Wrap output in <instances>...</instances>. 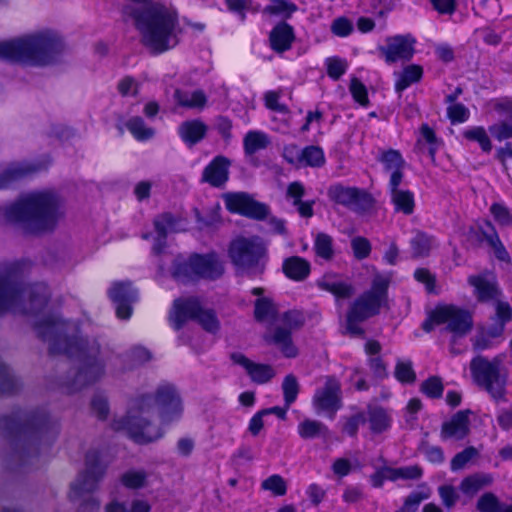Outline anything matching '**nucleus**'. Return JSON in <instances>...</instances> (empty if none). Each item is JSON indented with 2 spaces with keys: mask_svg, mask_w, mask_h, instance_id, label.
<instances>
[{
  "mask_svg": "<svg viewBox=\"0 0 512 512\" xmlns=\"http://www.w3.org/2000/svg\"><path fill=\"white\" fill-rule=\"evenodd\" d=\"M389 285V276H374L371 288L355 299L349 307L345 324L347 334L352 337H363L364 330L359 324L379 314L382 307H387Z\"/></svg>",
  "mask_w": 512,
  "mask_h": 512,
  "instance_id": "obj_7",
  "label": "nucleus"
},
{
  "mask_svg": "<svg viewBox=\"0 0 512 512\" xmlns=\"http://www.w3.org/2000/svg\"><path fill=\"white\" fill-rule=\"evenodd\" d=\"M272 342L281 350L283 355L293 358L297 355V349L292 343L291 333L284 328H276L272 338Z\"/></svg>",
  "mask_w": 512,
  "mask_h": 512,
  "instance_id": "obj_34",
  "label": "nucleus"
},
{
  "mask_svg": "<svg viewBox=\"0 0 512 512\" xmlns=\"http://www.w3.org/2000/svg\"><path fill=\"white\" fill-rule=\"evenodd\" d=\"M49 296L44 283L24 287L14 265L0 269V316L8 312L36 316L34 331L48 344L49 352L65 354L77 363L59 380L67 393H74L99 381L105 374V362L97 339L82 337L77 322L57 313H43Z\"/></svg>",
  "mask_w": 512,
  "mask_h": 512,
  "instance_id": "obj_1",
  "label": "nucleus"
},
{
  "mask_svg": "<svg viewBox=\"0 0 512 512\" xmlns=\"http://www.w3.org/2000/svg\"><path fill=\"white\" fill-rule=\"evenodd\" d=\"M230 160L222 155L216 156L203 170L202 182L212 187H222L228 181Z\"/></svg>",
  "mask_w": 512,
  "mask_h": 512,
  "instance_id": "obj_20",
  "label": "nucleus"
},
{
  "mask_svg": "<svg viewBox=\"0 0 512 512\" xmlns=\"http://www.w3.org/2000/svg\"><path fill=\"white\" fill-rule=\"evenodd\" d=\"M318 286L324 291L333 294L337 299H348L354 293V287L342 281L339 277L332 274L324 275L319 281Z\"/></svg>",
  "mask_w": 512,
  "mask_h": 512,
  "instance_id": "obj_25",
  "label": "nucleus"
},
{
  "mask_svg": "<svg viewBox=\"0 0 512 512\" xmlns=\"http://www.w3.org/2000/svg\"><path fill=\"white\" fill-rule=\"evenodd\" d=\"M412 258L419 259L429 256L435 246L433 237L418 231L410 240Z\"/></svg>",
  "mask_w": 512,
  "mask_h": 512,
  "instance_id": "obj_29",
  "label": "nucleus"
},
{
  "mask_svg": "<svg viewBox=\"0 0 512 512\" xmlns=\"http://www.w3.org/2000/svg\"><path fill=\"white\" fill-rule=\"evenodd\" d=\"M265 256V247L257 237H240L231 242L229 257L232 263L242 271L256 274L264 270L261 263Z\"/></svg>",
  "mask_w": 512,
  "mask_h": 512,
  "instance_id": "obj_11",
  "label": "nucleus"
},
{
  "mask_svg": "<svg viewBox=\"0 0 512 512\" xmlns=\"http://www.w3.org/2000/svg\"><path fill=\"white\" fill-rule=\"evenodd\" d=\"M91 411L99 420H106L109 415L108 399L103 394H95L91 400Z\"/></svg>",
  "mask_w": 512,
  "mask_h": 512,
  "instance_id": "obj_55",
  "label": "nucleus"
},
{
  "mask_svg": "<svg viewBox=\"0 0 512 512\" xmlns=\"http://www.w3.org/2000/svg\"><path fill=\"white\" fill-rule=\"evenodd\" d=\"M351 246L355 257L360 260L367 258L371 252V244L369 240L364 237L353 238Z\"/></svg>",
  "mask_w": 512,
  "mask_h": 512,
  "instance_id": "obj_63",
  "label": "nucleus"
},
{
  "mask_svg": "<svg viewBox=\"0 0 512 512\" xmlns=\"http://www.w3.org/2000/svg\"><path fill=\"white\" fill-rule=\"evenodd\" d=\"M0 429L11 437L13 458L21 465H29L56 437L58 423L44 410H18L0 419Z\"/></svg>",
  "mask_w": 512,
  "mask_h": 512,
  "instance_id": "obj_4",
  "label": "nucleus"
},
{
  "mask_svg": "<svg viewBox=\"0 0 512 512\" xmlns=\"http://www.w3.org/2000/svg\"><path fill=\"white\" fill-rule=\"evenodd\" d=\"M282 321L290 329H297L304 324L305 317L304 314L299 310H290L283 314Z\"/></svg>",
  "mask_w": 512,
  "mask_h": 512,
  "instance_id": "obj_64",
  "label": "nucleus"
},
{
  "mask_svg": "<svg viewBox=\"0 0 512 512\" xmlns=\"http://www.w3.org/2000/svg\"><path fill=\"white\" fill-rule=\"evenodd\" d=\"M19 387V379L8 366L0 361V393L14 392Z\"/></svg>",
  "mask_w": 512,
  "mask_h": 512,
  "instance_id": "obj_40",
  "label": "nucleus"
},
{
  "mask_svg": "<svg viewBox=\"0 0 512 512\" xmlns=\"http://www.w3.org/2000/svg\"><path fill=\"white\" fill-rule=\"evenodd\" d=\"M329 199L356 213H364L372 208L373 198L363 189L357 187L332 185L327 191Z\"/></svg>",
  "mask_w": 512,
  "mask_h": 512,
  "instance_id": "obj_13",
  "label": "nucleus"
},
{
  "mask_svg": "<svg viewBox=\"0 0 512 512\" xmlns=\"http://www.w3.org/2000/svg\"><path fill=\"white\" fill-rule=\"evenodd\" d=\"M247 373L251 379L258 384H264L275 376V371L272 366L267 364H257L254 362Z\"/></svg>",
  "mask_w": 512,
  "mask_h": 512,
  "instance_id": "obj_45",
  "label": "nucleus"
},
{
  "mask_svg": "<svg viewBox=\"0 0 512 512\" xmlns=\"http://www.w3.org/2000/svg\"><path fill=\"white\" fill-rule=\"evenodd\" d=\"M367 414L370 429L373 433H382L390 427V416L382 407H369Z\"/></svg>",
  "mask_w": 512,
  "mask_h": 512,
  "instance_id": "obj_32",
  "label": "nucleus"
},
{
  "mask_svg": "<svg viewBox=\"0 0 512 512\" xmlns=\"http://www.w3.org/2000/svg\"><path fill=\"white\" fill-rule=\"evenodd\" d=\"M298 434L302 439H313L316 437H328V427L320 421L305 419L298 425Z\"/></svg>",
  "mask_w": 512,
  "mask_h": 512,
  "instance_id": "obj_31",
  "label": "nucleus"
},
{
  "mask_svg": "<svg viewBox=\"0 0 512 512\" xmlns=\"http://www.w3.org/2000/svg\"><path fill=\"white\" fill-rule=\"evenodd\" d=\"M274 304L267 298H259L255 302L254 316L257 321H265L275 316Z\"/></svg>",
  "mask_w": 512,
  "mask_h": 512,
  "instance_id": "obj_52",
  "label": "nucleus"
},
{
  "mask_svg": "<svg viewBox=\"0 0 512 512\" xmlns=\"http://www.w3.org/2000/svg\"><path fill=\"white\" fill-rule=\"evenodd\" d=\"M378 160L384 164L385 169L388 171L402 170L405 165V161L400 152L394 149L382 151Z\"/></svg>",
  "mask_w": 512,
  "mask_h": 512,
  "instance_id": "obj_44",
  "label": "nucleus"
},
{
  "mask_svg": "<svg viewBox=\"0 0 512 512\" xmlns=\"http://www.w3.org/2000/svg\"><path fill=\"white\" fill-rule=\"evenodd\" d=\"M443 389L442 381L437 376L429 377L421 384V391L430 398H440Z\"/></svg>",
  "mask_w": 512,
  "mask_h": 512,
  "instance_id": "obj_57",
  "label": "nucleus"
},
{
  "mask_svg": "<svg viewBox=\"0 0 512 512\" xmlns=\"http://www.w3.org/2000/svg\"><path fill=\"white\" fill-rule=\"evenodd\" d=\"M469 410H461L442 424L440 437L442 440H462L470 432Z\"/></svg>",
  "mask_w": 512,
  "mask_h": 512,
  "instance_id": "obj_19",
  "label": "nucleus"
},
{
  "mask_svg": "<svg viewBox=\"0 0 512 512\" xmlns=\"http://www.w3.org/2000/svg\"><path fill=\"white\" fill-rule=\"evenodd\" d=\"M190 319L196 320L207 332L215 333L219 329V321L213 310L204 309L198 298L176 299L170 313V321L174 329H181Z\"/></svg>",
  "mask_w": 512,
  "mask_h": 512,
  "instance_id": "obj_10",
  "label": "nucleus"
},
{
  "mask_svg": "<svg viewBox=\"0 0 512 512\" xmlns=\"http://www.w3.org/2000/svg\"><path fill=\"white\" fill-rule=\"evenodd\" d=\"M498 499L492 492H486L477 500L476 508L479 512H497Z\"/></svg>",
  "mask_w": 512,
  "mask_h": 512,
  "instance_id": "obj_60",
  "label": "nucleus"
},
{
  "mask_svg": "<svg viewBox=\"0 0 512 512\" xmlns=\"http://www.w3.org/2000/svg\"><path fill=\"white\" fill-rule=\"evenodd\" d=\"M327 74L330 78L338 80L348 67L346 60L338 57H330L326 59Z\"/></svg>",
  "mask_w": 512,
  "mask_h": 512,
  "instance_id": "obj_58",
  "label": "nucleus"
},
{
  "mask_svg": "<svg viewBox=\"0 0 512 512\" xmlns=\"http://www.w3.org/2000/svg\"><path fill=\"white\" fill-rule=\"evenodd\" d=\"M270 141L268 136L261 131H249L243 140L245 154L253 155L261 149H265Z\"/></svg>",
  "mask_w": 512,
  "mask_h": 512,
  "instance_id": "obj_35",
  "label": "nucleus"
},
{
  "mask_svg": "<svg viewBox=\"0 0 512 512\" xmlns=\"http://www.w3.org/2000/svg\"><path fill=\"white\" fill-rule=\"evenodd\" d=\"M468 283L475 288L477 298L481 302L496 299L500 292L494 280L479 275H472Z\"/></svg>",
  "mask_w": 512,
  "mask_h": 512,
  "instance_id": "obj_26",
  "label": "nucleus"
},
{
  "mask_svg": "<svg viewBox=\"0 0 512 512\" xmlns=\"http://www.w3.org/2000/svg\"><path fill=\"white\" fill-rule=\"evenodd\" d=\"M64 50L63 39L50 30L0 42L1 59L35 66L52 64Z\"/></svg>",
  "mask_w": 512,
  "mask_h": 512,
  "instance_id": "obj_6",
  "label": "nucleus"
},
{
  "mask_svg": "<svg viewBox=\"0 0 512 512\" xmlns=\"http://www.w3.org/2000/svg\"><path fill=\"white\" fill-rule=\"evenodd\" d=\"M491 483V478L486 475H471L463 479L460 484L461 491L466 495H474L483 487Z\"/></svg>",
  "mask_w": 512,
  "mask_h": 512,
  "instance_id": "obj_38",
  "label": "nucleus"
},
{
  "mask_svg": "<svg viewBox=\"0 0 512 512\" xmlns=\"http://www.w3.org/2000/svg\"><path fill=\"white\" fill-rule=\"evenodd\" d=\"M261 488L271 491L275 496H283L286 494L287 484L282 476L274 474L261 483Z\"/></svg>",
  "mask_w": 512,
  "mask_h": 512,
  "instance_id": "obj_50",
  "label": "nucleus"
},
{
  "mask_svg": "<svg viewBox=\"0 0 512 512\" xmlns=\"http://www.w3.org/2000/svg\"><path fill=\"white\" fill-rule=\"evenodd\" d=\"M125 126L138 141L150 140L155 135V130L147 126L144 120L139 116H134L128 119Z\"/></svg>",
  "mask_w": 512,
  "mask_h": 512,
  "instance_id": "obj_33",
  "label": "nucleus"
},
{
  "mask_svg": "<svg viewBox=\"0 0 512 512\" xmlns=\"http://www.w3.org/2000/svg\"><path fill=\"white\" fill-rule=\"evenodd\" d=\"M125 20H132L140 42L153 54L173 49L179 43L182 28L179 12L172 4L149 2L144 5L126 4L122 7Z\"/></svg>",
  "mask_w": 512,
  "mask_h": 512,
  "instance_id": "obj_3",
  "label": "nucleus"
},
{
  "mask_svg": "<svg viewBox=\"0 0 512 512\" xmlns=\"http://www.w3.org/2000/svg\"><path fill=\"white\" fill-rule=\"evenodd\" d=\"M479 456V451L473 447H467L463 451L457 453L451 460V470L459 471L466 467V465Z\"/></svg>",
  "mask_w": 512,
  "mask_h": 512,
  "instance_id": "obj_47",
  "label": "nucleus"
},
{
  "mask_svg": "<svg viewBox=\"0 0 512 512\" xmlns=\"http://www.w3.org/2000/svg\"><path fill=\"white\" fill-rule=\"evenodd\" d=\"M491 136L499 142L512 138V122L507 120L498 121L488 128Z\"/></svg>",
  "mask_w": 512,
  "mask_h": 512,
  "instance_id": "obj_51",
  "label": "nucleus"
},
{
  "mask_svg": "<svg viewBox=\"0 0 512 512\" xmlns=\"http://www.w3.org/2000/svg\"><path fill=\"white\" fill-rule=\"evenodd\" d=\"M284 274L294 281H303L310 274V263L299 256H291L282 265Z\"/></svg>",
  "mask_w": 512,
  "mask_h": 512,
  "instance_id": "obj_27",
  "label": "nucleus"
},
{
  "mask_svg": "<svg viewBox=\"0 0 512 512\" xmlns=\"http://www.w3.org/2000/svg\"><path fill=\"white\" fill-rule=\"evenodd\" d=\"M148 474L143 470H129L122 474L121 482L129 489H139L146 485Z\"/></svg>",
  "mask_w": 512,
  "mask_h": 512,
  "instance_id": "obj_46",
  "label": "nucleus"
},
{
  "mask_svg": "<svg viewBox=\"0 0 512 512\" xmlns=\"http://www.w3.org/2000/svg\"><path fill=\"white\" fill-rule=\"evenodd\" d=\"M395 75L397 76L395 89L398 93H401L411 84L420 81L423 75V69L419 65L412 64L406 66L402 72L395 73Z\"/></svg>",
  "mask_w": 512,
  "mask_h": 512,
  "instance_id": "obj_30",
  "label": "nucleus"
},
{
  "mask_svg": "<svg viewBox=\"0 0 512 512\" xmlns=\"http://www.w3.org/2000/svg\"><path fill=\"white\" fill-rule=\"evenodd\" d=\"M395 377L402 383H413L416 380V374L412 367V362L399 360L395 367Z\"/></svg>",
  "mask_w": 512,
  "mask_h": 512,
  "instance_id": "obj_54",
  "label": "nucleus"
},
{
  "mask_svg": "<svg viewBox=\"0 0 512 512\" xmlns=\"http://www.w3.org/2000/svg\"><path fill=\"white\" fill-rule=\"evenodd\" d=\"M183 413L181 397L172 384L159 385L154 393L141 394L131 400L125 416L114 418L111 427L126 431L136 443L146 444L164 435L162 424L178 421Z\"/></svg>",
  "mask_w": 512,
  "mask_h": 512,
  "instance_id": "obj_2",
  "label": "nucleus"
},
{
  "mask_svg": "<svg viewBox=\"0 0 512 512\" xmlns=\"http://www.w3.org/2000/svg\"><path fill=\"white\" fill-rule=\"evenodd\" d=\"M415 39L411 35H396L388 37L386 44L379 47V52L387 63L409 61L415 52Z\"/></svg>",
  "mask_w": 512,
  "mask_h": 512,
  "instance_id": "obj_17",
  "label": "nucleus"
},
{
  "mask_svg": "<svg viewBox=\"0 0 512 512\" xmlns=\"http://www.w3.org/2000/svg\"><path fill=\"white\" fill-rule=\"evenodd\" d=\"M64 214V200L50 190L30 193L0 207V221L16 224L30 233L54 230Z\"/></svg>",
  "mask_w": 512,
  "mask_h": 512,
  "instance_id": "obj_5",
  "label": "nucleus"
},
{
  "mask_svg": "<svg viewBox=\"0 0 512 512\" xmlns=\"http://www.w3.org/2000/svg\"><path fill=\"white\" fill-rule=\"evenodd\" d=\"M306 166L321 167L325 163V156L323 150L318 146H307L302 149L301 164Z\"/></svg>",
  "mask_w": 512,
  "mask_h": 512,
  "instance_id": "obj_41",
  "label": "nucleus"
},
{
  "mask_svg": "<svg viewBox=\"0 0 512 512\" xmlns=\"http://www.w3.org/2000/svg\"><path fill=\"white\" fill-rule=\"evenodd\" d=\"M313 406L317 413L330 412L331 418L341 407V385L334 376H326L325 383L315 391Z\"/></svg>",
  "mask_w": 512,
  "mask_h": 512,
  "instance_id": "obj_16",
  "label": "nucleus"
},
{
  "mask_svg": "<svg viewBox=\"0 0 512 512\" xmlns=\"http://www.w3.org/2000/svg\"><path fill=\"white\" fill-rule=\"evenodd\" d=\"M314 249L317 256L330 260L333 257V239L326 233H318L315 237Z\"/></svg>",
  "mask_w": 512,
  "mask_h": 512,
  "instance_id": "obj_42",
  "label": "nucleus"
},
{
  "mask_svg": "<svg viewBox=\"0 0 512 512\" xmlns=\"http://www.w3.org/2000/svg\"><path fill=\"white\" fill-rule=\"evenodd\" d=\"M225 205L229 211L255 220H263L270 214V209L266 204L254 200L244 192L227 194Z\"/></svg>",
  "mask_w": 512,
  "mask_h": 512,
  "instance_id": "obj_15",
  "label": "nucleus"
},
{
  "mask_svg": "<svg viewBox=\"0 0 512 512\" xmlns=\"http://www.w3.org/2000/svg\"><path fill=\"white\" fill-rule=\"evenodd\" d=\"M305 195V187L301 182H291L286 190V199L291 201L297 212L303 218H311L314 214V201H302Z\"/></svg>",
  "mask_w": 512,
  "mask_h": 512,
  "instance_id": "obj_24",
  "label": "nucleus"
},
{
  "mask_svg": "<svg viewBox=\"0 0 512 512\" xmlns=\"http://www.w3.org/2000/svg\"><path fill=\"white\" fill-rule=\"evenodd\" d=\"M299 389L297 378L293 374H288L282 383L284 401L287 407H290V405L295 402Z\"/></svg>",
  "mask_w": 512,
  "mask_h": 512,
  "instance_id": "obj_49",
  "label": "nucleus"
},
{
  "mask_svg": "<svg viewBox=\"0 0 512 512\" xmlns=\"http://www.w3.org/2000/svg\"><path fill=\"white\" fill-rule=\"evenodd\" d=\"M463 135L468 140L478 142L484 152L491 151L492 144L486 130L483 127L477 126L470 128L468 130H465Z\"/></svg>",
  "mask_w": 512,
  "mask_h": 512,
  "instance_id": "obj_48",
  "label": "nucleus"
},
{
  "mask_svg": "<svg viewBox=\"0 0 512 512\" xmlns=\"http://www.w3.org/2000/svg\"><path fill=\"white\" fill-rule=\"evenodd\" d=\"M109 297L116 307L117 317L127 320L132 315V303L137 300V292L129 282L114 283L109 289Z\"/></svg>",
  "mask_w": 512,
  "mask_h": 512,
  "instance_id": "obj_18",
  "label": "nucleus"
},
{
  "mask_svg": "<svg viewBox=\"0 0 512 512\" xmlns=\"http://www.w3.org/2000/svg\"><path fill=\"white\" fill-rule=\"evenodd\" d=\"M174 98L179 106L189 109H202L207 102L206 95L202 90L184 91L177 89Z\"/></svg>",
  "mask_w": 512,
  "mask_h": 512,
  "instance_id": "obj_28",
  "label": "nucleus"
},
{
  "mask_svg": "<svg viewBox=\"0 0 512 512\" xmlns=\"http://www.w3.org/2000/svg\"><path fill=\"white\" fill-rule=\"evenodd\" d=\"M40 169L41 166L35 163H12L0 172V189H5L12 183L28 177Z\"/></svg>",
  "mask_w": 512,
  "mask_h": 512,
  "instance_id": "obj_21",
  "label": "nucleus"
},
{
  "mask_svg": "<svg viewBox=\"0 0 512 512\" xmlns=\"http://www.w3.org/2000/svg\"><path fill=\"white\" fill-rule=\"evenodd\" d=\"M503 360V355L492 360L478 355L470 362L473 380L496 401L504 400L506 393L507 373L503 368Z\"/></svg>",
  "mask_w": 512,
  "mask_h": 512,
  "instance_id": "obj_8",
  "label": "nucleus"
},
{
  "mask_svg": "<svg viewBox=\"0 0 512 512\" xmlns=\"http://www.w3.org/2000/svg\"><path fill=\"white\" fill-rule=\"evenodd\" d=\"M105 471L106 465L100 462L99 452L97 450H89L85 456V469L71 486L75 497L81 496L84 493L94 492L104 477Z\"/></svg>",
  "mask_w": 512,
  "mask_h": 512,
  "instance_id": "obj_12",
  "label": "nucleus"
},
{
  "mask_svg": "<svg viewBox=\"0 0 512 512\" xmlns=\"http://www.w3.org/2000/svg\"><path fill=\"white\" fill-rule=\"evenodd\" d=\"M179 223V218L170 213H163L155 218L154 227L157 233L168 235L170 232H177L180 230Z\"/></svg>",
  "mask_w": 512,
  "mask_h": 512,
  "instance_id": "obj_39",
  "label": "nucleus"
},
{
  "mask_svg": "<svg viewBox=\"0 0 512 512\" xmlns=\"http://www.w3.org/2000/svg\"><path fill=\"white\" fill-rule=\"evenodd\" d=\"M419 451L425 455L427 460L434 464H441L445 460L444 452L441 447L430 445L427 441H422Z\"/></svg>",
  "mask_w": 512,
  "mask_h": 512,
  "instance_id": "obj_56",
  "label": "nucleus"
},
{
  "mask_svg": "<svg viewBox=\"0 0 512 512\" xmlns=\"http://www.w3.org/2000/svg\"><path fill=\"white\" fill-rule=\"evenodd\" d=\"M294 40V29L286 22L277 24L269 34L270 46L276 53L288 51Z\"/></svg>",
  "mask_w": 512,
  "mask_h": 512,
  "instance_id": "obj_22",
  "label": "nucleus"
},
{
  "mask_svg": "<svg viewBox=\"0 0 512 512\" xmlns=\"http://www.w3.org/2000/svg\"><path fill=\"white\" fill-rule=\"evenodd\" d=\"M385 471L387 473V479L391 481H396L398 479L414 480L419 479L422 476V469L417 465L400 468L385 466Z\"/></svg>",
  "mask_w": 512,
  "mask_h": 512,
  "instance_id": "obj_37",
  "label": "nucleus"
},
{
  "mask_svg": "<svg viewBox=\"0 0 512 512\" xmlns=\"http://www.w3.org/2000/svg\"><path fill=\"white\" fill-rule=\"evenodd\" d=\"M208 132V126L199 119L187 120L178 127V134L182 141L192 147L202 141Z\"/></svg>",
  "mask_w": 512,
  "mask_h": 512,
  "instance_id": "obj_23",
  "label": "nucleus"
},
{
  "mask_svg": "<svg viewBox=\"0 0 512 512\" xmlns=\"http://www.w3.org/2000/svg\"><path fill=\"white\" fill-rule=\"evenodd\" d=\"M439 496L442 500L443 505L451 509L455 506L459 499V494L456 489L451 485H442L438 488Z\"/></svg>",
  "mask_w": 512,
  "mask_h": 512,
  "instance_id": "obj_61",
  "label": "nucleus"
},
{
  "mask_svg": "<svg viewBox=\"0 0 512 512\" xmlns=\"http://www.w3.org/2000/svg\"><path fill=\"white\" fill-rule=\"evenodd\" d=\"M433 317L436 324H446L445 330L456 337H464L473 326L471 314L453 305L437 307Z\"/></svg>",
  "mask_w": 512,
  "mask_h": 512,
  "instance_id": "obj_14",
  "label": "nucleus"
},
{
  "mask_svg": "<svg viewBox=\"0 0 512 512\" xmlns=\"http://www.w3.org/2000/svg\"><path fill=\"white\" fill-rule=\"evenodd\" d=\"M350 92L356 102L362 106H367L369 103L367 89L364 84L356 77H353L349 86Z\"/></svg>",
  "mask_w": 512,
  "mask_h": 512,
  "instance_id": "obj_59",
  "label": "nucleus"
},
{
  "mask_svg": "<svg viewBox=\"0 0 512 512\" xmlns=\"http://www.w3.org/2000/svg\"><path fill=\"white\" fill-rule=\"evenodd\" d=\"M391 201L394 204L395 210L397 212L410 215L414 211V195L408 190L395 191V193L391 194Z\"/></svg>",
  "mask_w": 512,
  "mask_h": 512,
  "instance_id": "obj_36",
  "label": "nucleus"
},
{
  "mask_svg": "<svg viewBox=\"0 0 512 512\" xmlns=\"http://www.w3.org/2000/svg\"><path fill=\"white\" fill-rule=\"evenodd\" d=\"M270 14L280 15L285 18L291 16L297 10V6L286 0H271L270 4L265 9Z\"/></svg>",
  "mask_w": 512,
  "mask_h": 512,
  "instance_id": "obj_53",
  "label": "nucleus"
},
{
  "mask_svg": "<svg viewBox=\"0 0 512 512\" xmlns=\"http://www.w3.org/2000/svg\"><path fill=\"white\" fill-rule=\"evenodd\" d=\"M224 263L215 252L192 254L187 260L176 259L172 276L179 282L196 279L216 280L224 274Z\"/></svg>",
  "mask_w": 512,
  "mask_h": 512,
  "instance_id": "obj_9",
  "label": "nucleus"
},
{
  "mask_svg": "<svg viewBox=\"0 0 512 512\" xmlns=\"http://www.w3.org/2000/svg\"><path fill=\"white\" fill-rule=\"evenodd\" d=\"M512 309L507 302H496V318L497 325L494 327V331L491 332V336H500L504 330V325L511 320Z\"/></svg>",
  "mask_w": 512,
  "mask_h": 512,
  "instance_id": "obj_43",
  "label": "nucleus"
},
{
  "mask_svg": "<svg viewBox=\"0 0 512 512\" xmlns=\"http://www.w3.org/2000/svg\"><path fill=\"white\" fill-rule=\"evenodd\" d=\"M490 211L492 215L494 216L495 220L502 226H510L512 225V215L509 211V209L500 204V203H494L490 207Z\"/></svg>",
  "mask_w": 512,
  "mask_h": 512,
  "instance_id": "obj_62",
  "label": "nucleus"
}]
</instances>
